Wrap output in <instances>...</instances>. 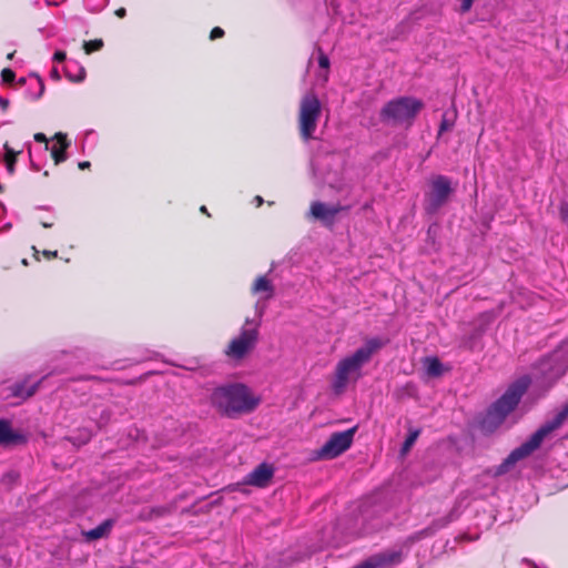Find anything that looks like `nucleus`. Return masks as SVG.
<instances>
[{
	"label": "nucleus",
	"instance_id": "obj_3",
	"mask_svg": "<svg viewBox=\"0 0 568 568\" xmlns=\"http://www.w3.org/2000/svg\"><path fill=\"white\" fill-rule=\"evenodd\" d=\"M530 384L531 379L527 375L511 383L500 398L488 407L480 426H500L505 418L517 407Z\"/></svg>",
	"mask_w": 568,
	"mask_h": 568
},
{
	"label": "nucleus",
	"instance_id": "obj_45",
	"mask_svg": "<svg viewBox=\"0 0 568 568\" xmlns=\"http://www.w3.org/2000/svg\"><path fill=\"white\" fill-rule=\"evenodd\" d=\"M201 212H203V213H207L206 206H204V205H203V206H201Z\"/></svg>",
	"mask_w": 568,
	"mask_h": 568
},
{
	"label": "nucleus",
	"instance_id": "obj_6",
	"mask_svg": "<svg viewBox=\"0 0 568 568\" xmlns=\"http://www.w3.org/2000/svg\"><path fill=\"white\" fill-rule=\"evenodd\" d=\"M260 321L246 318L240 334L232 338L224 351L226 357L241 361L256 346L260 336Z\"/></svg>",
	"mask_w": 568,
	"mask_h": 568
},
{
	"label": "nucleus",
	"instance_id": "obj_13",
	"mask_svg": "<svg viewBox=\"0 0 568 568\" xmlns=\"http://www.w3.org/2000/svg\"><path fill=\"white\" fill-rule=\"evenodd\" d=\"M275 474V467L270 463H261L244 479V484L265 488L270 485Z\"/></svg>",
	"mask_w": 568,
	"mask_h": 568
},
{
	"label": "nucleus",
	"instance_id": "obj_46",
	"mask_svg": "<svg viewBox=\"0 0 568 568\" xmlns=\"http://www.w3.org/2000/svg\"><path fill=\"white\" fill-rule=\"evenodd\" d=\"M312 171H313V173H314V174H316V173H315L314 164H312Z\"/></svg>",
	"mask_w": 568,
	"mask_h": 568
},
{
	"label": "nucleus",
	"instance_id": "obj_2",
	"mask_svg": "<svg viewBox=\"0 0 568 568\" xmlns=\"http://www.w3.org/2000/svg\"><path fill=\"white\" fill-rule=\"evenodd\" d=\"M212 404L225 416L235 418L256 409L261 396L242 383L216 387L211 395Z\"/></svg>",
	"mask_w": 568,
	"mask_h": 568
},
{
	"label": "nucleus",
	"instance_id": "obj_43",
	"mask_svg": "<svg viewBox=\"0 0 568 568\" xmlns=\"http://www.w3.org/2000/svg\"><path fill=\"white\" fill-rule=\"evenodd\" d=\"M0 426H10V424L6 419H0Z\"/></svg>",
	"mask_w": 568,
	"mask_h": 568
},
{
	"label": "nucleus",
	"instance_id": "obj_34",
	"mask_svg": "<svg viewBox=\"0 0 568 568\" xmlns=\"http://www.w3.org/2000/svg\"><path fill=\"white\" fill-rule=\"evenodd\" d=\"M450 128H452V124L446 119H443V121L440 123V128H439V133H443V132L449 130Z\"/></svg>",
	"mask_w": 568,
	"mask_h": 568
},
{
	"label": "nucleus",
	"instance_id": "obj_25",
	"mask_svg": "<svg viewBox=\"0 0 568 568\" xmlns=\"http://www.w3.org/2000/svg\"><path fill=\"white\" fill-rule=\"evenodd\" d=\"M65 73H67V77H68L70 80L74 81V82H81V81H83V80H84V78H85V70H84V68H82V67H80V68H79V74H78L77 77H73V75L71 74V72H70V70H69V67H67Z\"/></svg>",
	"mask_w": 568,
	"mask_h": 568
},
{
	"label": "nucleus",
	"instance_id": "obj_4",
	"mask_svg": "<svg viewBox=\"0 0 568 568\" xmlns=\"http://www.w3.org/2000/svg\"><path fill=\"white\" fill-rule=\"evenodd\" d=\"M423 108V102L412 97H402L387 102L381 110L382 122L392 125H410Z\"/></svg>",
	"mask_w": 568,
	"mask_h": 568
},
{
	"label": "nucleus",
	"instance_id": "obj_5",
	"mask_svg": "<svg viewBox=\"0 0 568 568\" xmlns=\"http://www.w3.org/2000/svg\"><path fill=\"white\" fill-rule=\"evenodd\" d=\"M568 368V339L565 341L557 349L550 355L542 358L535 373L536 382L545 386L550 387L559 377L564 375Z\"/></svg>",
	"mask_w": 568,
	"mask_h": 568
},
{
	"label": "nucleus",
	"instance_id": "obj_36",
	"mask_svg": "<svg viewBox=\"0 0 568 568\" xmlns=\"http://www.w3.org/2000/svg\"><path fill=\"white\" fill-rule=\"evenodd\" d=\"M34 139H36V141H38V142H44V143H45V148H47V149L49 148L48 140H47V138H45V135H44L43 133H37V134L34 135Z\"/></svg>",
	"mask_w": 568,
	"mask_h": 568
},
{
	"label": "nucleus",
	"instance_id": "obj_28",
	"mask_svg": "<svg viewBox=\"0 0 568 568\" xmlns=\"http://www.w3.org/2000/svg\"><path fill=\"white\" fill-rule=\"evenodd\" d=\"M1 77H2L3 82L12 83L14 81V79H16V73L12 70H10V69H4L1 72Z\"/></svg>",
	"mask_w": 568,
	"mask_h": 568
},
{
	"label": "nucleus",
	"instance_id": "obj_26",
	"mask_svg": "<svg viewBox=\"0 0 568 568\" xmlns=\"http://www.w3.org/2000/svg\"><path fill=\"white\" fill-rule=\"evenodd\" d=\"M151 511L154 516L161 517V516H165V515L170 514L172 511V507L171 506H159V507L152 508Z\"/></svg>",
	"mask_w": 568,
	"mask_h": 568
},
{
	"label": "nucleus",
	"instance_id": "obj_7",
	"mask_svg": "<svg viewBox=\"0 0 568 568\" xmlns=\"http://www.w3.org/2000/svg\"><path fill=\"white\" fill-rule=\"evenodd\" d=\"M322 115V103L314 92L304 94L300 102L298 130L302 139H315V131Z\"/></svg>",
	"mask_w": 568,
	"mask_h": 568
},
{
	"label": "nucleus",
	"instance_id": "obj_14",
	"mask_svg": "<svg viewBox=\"0 0 568 568\" xmlns=\"http://www.w3.org/2000/svg\"><path fill=\"white\" fill-rule=\"evenodd\" d=\"M341 210L342 207L339 205H329L315 201L311 204L310 214L313 219L321 221L323 224L331 225Z\"/></svg>",
	"mask_w": 568,
	"mask_h": 568
},
{
	"label": "nucleus",
	"instance_id": "obj_12",
	"mask_svg": "<svg viewBox=\"0 0 568 568\" xmlns=\"http://www.w3.org/2000/svg\"><path fill=\"white\" fill-rule=\"evenodd\" d=\"M402 560V552L399 550H387L381 554L371 556L363 562L353 568H389L399 564Z\"/></svg>",
	"mask_w": 568,
	"mask_h": 568
},
{
	"label": "nucleus",
	"instance_id": "obj_20",
	"mask_svg": "<svg viewBox=\"0 0 568 568\" xmlns=\"http://www.w3.org/2000/svg\"><path fill=\"white\" fill-rule=\"evenodd\" d=\"M419 436V429L416 428L412 430L408 436L406 437L405 442L403 443L402 449H400V456L404 457L413 447L415 442L417 440Z\"/></svg>",
	"mask_w": 568,
	"mask_h": 568
},
{
	"label": "nucleus",
	"instance_id": "obj_38",
	"mask_svg": "<svg viewBox=\"0 0 568 568\" xmlns=\"http://www.w3.org/2000/svg\"><path fill=\"white\" fill-rule=\"evenodd\" d=\"M90 165H91V163L89 161L79 162V169H81V170L89 169Z\"/></svg>",
	"mask_w": 568,
	"mask_h": 568
},
{
	"label": "nucleus",
	"instance_id": "obj_39",
	"mask_svg": "<svg viewBox=\"0 0 568 568\" xmlns=\"http://www.w3.org/2000/svg\"><path fill=\"white\" fill-rule=\"evenodd\" d=\"M115 14L119 17V18H124L125 14H126V11L124 8H120L115 11Z\"/></svg>",
	"mask_w": 568,
	"mask_h": 568
},
{
	"label": "nucleus",
	"instance_id": "obj_17",
	"mask_svg": "<svg viewBox=\"0 0 568 568\" xmlns=\"http://www.w3.org/2000/svg\"><path fill=\"white\" fill-rule=\"evenodd\" d=\"M55 143L51 148V155L54 159L55 164H59L67 160L65 150L69 148L70 142L67 134L57 133L54 136Z\"/></svg>",
	"mask_w": 568,
	"mask_h": 568
},
{
	"label": "nucleus",
	"instance_id": "obj_19",
	"mask_svg": "<svg viewBox=\"0 0 568 568\" xmlns=\"http://www.w3.org/2000/svg\"><path fill=\"white\" fill-rule=\"evenodd\" d=\"M424 367L429 377H439L444 373V365L437 357H426L424 359Z\"/></svg>",
	"mask_w": 568,
	"mask_h": 568
},
{
	"label": "nucleus",
	"instance_id": "obj_22",
	"mask_svg": "<svg viewBox=\"0 0 568 568\" xmlns=\"http://www.w3.org/2000/svg\"><path fill=\"white\" fill-rule=\"evenodd\" d=\"M267 302L268 301H265L263 297H258L256 303H255V318L254 320H257L261 322L263 315L265 314V311L267 308Z\"/></svg>",
	"mask_w": 568,
	"mask_h": 568
},
{
	"label": "nucleus",
	"instance_id": "obj_21",
	"mask_svg": "<svg viewBox=\"0 0 568 568\" xmlns=\"http://www.w3.org/2000/svg\"><path fill=\"white\" fill-rule=\"evenodd\" d=\"M568 418V403L556 414L551 422L546 423L544 426H561Z\"/></svg>",
	"mask_w": 568,
	"mask_h": 568
},
{
	"label": "nucleus",
	"instance_id": "obj_32",
	"mask_svg": "<svg viewBox=\"0 0 568 568\" xmlns=\"http://www.w3.org/2000/svg\"><path fill=\"white\" fill-rule=\"evenodd\" d=\"M83 429L85 430V434L81 435L82 439L79 443L72 442V444L77 447H80L81 445L85 444L90 438V433L88 432L89 429L88 428H83Z\"/></svg>",
	"mask_w": 568,
	"mask_h": 568
},
{
	"label": "nucleus",
	"instance_id": "obj_47",
	"mask_svg": "<svg viewBox=\"0 0 568 568\" xmlns=\"http://www.w3.org/2000/svg\"><path fill=\"white\" fill-rule=\"evenodd\" d=\"M14 53H10L8 54V58L11 59L13 57Z\"/></svg>",
	"mask_w": 568,
	"mask_h": 568
},
{
	"label": "nucleus",
	"instance_id": "obj_11",
	"mask_svg": "<svg viewBox=\"0 0 568 568\" xmlns=\"http://www.w3.org/2000/svg\"><path fill=\"white\" fill-rule=\"evenodd\" d=\"M357 428H347L345 432L334 433L317 452L321 459H333L349 448Z\"/></svg>",
	"mask_w": 568,
	"mask_h": 568
},
{
	"label": "nucleus",
	"instance_id": "obj_9",
	"mask_svg": "<svg viewBox=\"0 0 568 568\" xmlns=\"http://www.w3.org/2000/svg\"><path fill=\"white\" fill-rule=\"evenodd\" d=\"M454 189L449 178L438 174L429 180V189L425 193L424 210L427 214H436L449 200Z\"/></svg>",
	"mask_w": 568,
	"mask_h": 568
},
{
	"label": "nucleus",
	"instance_id": "obj_44",
	"mask_svg": "<svg viewBox=\"0 0 568 568\" xmlns=\"http://www.w3.org/2000/svg\"><path fill=\"white\" fill-rule=\"evenodd\" d=\"M43 227H51L52 223L49 222H42Z\"/></svg>",
	"mask_w": 568,
	"mask_h": 568
},
{
	"label": "nucleus",
	"instance_id": "obj_37",
	"mask_svg": "<svg viewBox=\"0 0 568 568\" xmlns=\"http://www.w3.org/2000/svg\"><path fill=\"white\" fill-rule=\"evenodd\" d=\"M43 255L48 258L55 257L58 255L57 251H43Z\"/></svg>",
	"mask_w": 568,
	"mask_h": 568
},
{
	"label": "nucleus",
	"instance_id": "obj_16",
	"mask_svg": "<svg viewBox=\"0 0 568 568\" xmlns=\"http://www.w3.org/2000/svg\"><path fill=\"white\" fill-rule=\"evenodd\" d=\"M274 292L273 283L265 275L258 276L252 286V293L265 301H270L274 296Z\"/></svg>",
	"mask_w": 568,
	"mask_h": 568
},
{
	"label": "nucleus",
	"instance_id": "obj_35",
	"mask_svg": "<svg viewBox=\"0 0 568 568\" xmlns=\"http://www.w3.org/2000/svg\"><path fill=\"white\" fill-rule=\"evenodd\" d=\"M560 215H561L564 221H566L568 219V205L566 203L561 204Z\"/></svg>",
	"mask_w": 568,
	"mask_h": 568
},
{
	"label": "nucleus",
	"instance_id": "obj_23",
	"mask_svg": "<svg viewBox=\"0 0 568 568\" xmlns=\"http://www.w3.org/2000/svg\"><path fill=\"white\" fill-rule=\"evenodd\" d=\"M318 65L321 69H323L325 71L324 80L326 81L327 72H328V68H329V59L321 50H320V55H318Z\"/></svg>",
	"mask_w": 568,
	"mask_h": 568
},
{
	"label": "nucleus",
	"instance_id": "obj_27",
	"mask_svg": "<svg viewBox=\"0 0 568 568\" xmlns=\"http://www.w3.org/2000/svg\"><path fill=\"white\" fill-rule=\"evenodd\" d=\"M18 477H19L18 473H16L13 470L9 471L3 475L2 483L6 485H11L17 481Z\"/></svg>",
	"mask_w": 568,
	"mask_h": 568
},
{
	"label": "nucleus",
	"instance_id": "obj_33",
	"mask_svg": "<svg viewBox=\"0 0 568 568\" xmlns=\"http://www.w3.org/2000/svg\"><path fill=\"white\" fill-rule=\"evenodd\" d=\"M55 62H62L65 60V53L63 51H57L53 55Z\"/></svg>",
	"mask_w": 568,
	"mask_h": 568
},
{
	"label": "nucleus",
	"instance_id": "obj_42",
	"mask_svg": "<svg viewBox=\"0 0 568 568\" xmlns=\"http://www.w3.org/2000/svg\"><path fill=\"white\" fill-rule=\"evenodd\" d=\"M254 201L256 203V206H261L264 202L260 195L255 196Z\"/></svg>",
	"mask_w": 568,
	"mask_h": 568
},
{
	"label": "nucleus",
	"instance_id": "obj_24",
	"mask_svg": "<svg viewBox=\"0 0 568 568\" xmlns=\"http://www.w3.org/2000/svg\"><path fill=\"white\" fill-rule=\"evenodd\" d=\"M103 47L102 40H92L84 43V49L87 53H91L93 51H98Z\"/></svg>",
	"mask_w": 568,
	"mask_h": 568
},
{
	"label": "nucleus",
	"instance_id": "obj_30",
	"mask_svg": "<svg viewBox=\"0 0 568 568\" xmlns=\"http://www.w3.org/2000/svg\"><path fill=\"white\" fill-rule=\"evenodd\" d=\"M474 1L475 0H463L460 4L462 12H468L473 7Z\"/></svg>",
	"mask_w": 568,
	"mask_h": 568
},
{
	"label": "nucleus",
	"instance_id": "obj_40",
	"mask_svg": "<svg viewBox=\"0 0 568 568\" xmlns=\"http://www.w3.org/2000/svg\"><path fill=\"white\" fill-rule=\"evenodd\" d=\"M99 1H100V7L98 9L103 8L108 2V0H99ZM90 3H91V0H85V4L88 7H90Z\"/></svg>",
	"mask_w": 568,
	"mask_h": 568
},
{
	"label": "nucleus",
	"instance_id": "obj_1",
	"mask_svg": "<svg viewBox=\"0 0 568 568\" xmlns=\"http://www.w3.org/2000/svg\"><path fill=\"white\" fill-rule=\"evenodd\" d=\"M386 341L379 337L368 338L353 354L342 358L335 367L331 382L334 394H343L351 383L362 377V368L371 362L373 355L384 347Z\"/></svg>",
	"mask_w": 568,
	"mask_h": 568
},
{
	"label": "nucleus",
	"instance_id": "obj_29",
	"mask_svg": "<svg viewBox=\"0 0 568 568\" xmlns=\"http://www.w3.org/2000/svg\"><path fill=\"white\" fill-rule=\"evenodd\" d=\"M224 36V30L220 27H215L210 34L211 40H215L222 38Z\"/></svg>",
	"mask_w": 568,
	"mask_h": 568
},
{
	"label": "nucleus",
	"instance_id": "obj_41",
	"mask_svg": "<svg viewBox=\"0 0 568 568\" xmlns=\"http://www.w3.org/2000/svg\"><path fill=\"white\" fill-rule=\"evenodd\" d=\"M51 77H52L53 79H55V80H59V79H60L59 72H58V70H57L55 68H53V69L51 70Z\"/></svg>",
	"mask_w": 568,
	"mask_h": 568
},
{
	"label": "nucleus",
	"instance_id": "obj_8",
	"mask_svg": "<svg viewBox=\"0 0 568 568\" xmlns=\"http://www.w3.org/2000/svg\"><path fill=\"white\" fill-rule=\"evenodd\" d=\"M554 429L555 428H538L529 439L523 443L519 447L511 450V453L504 459V462L497 466L495 475L500 476L508 473L518 462L529 457L540 447L544 439L549 436Z\"/></svg>",
	"mask_w": 568,
	"mask_h": 568
},
{
	"label": "nucleus",
	"instance_id": "obj_31",
	"mask_svg": "<svg viewBox=\"0 0 568 568\" xmlns=\"http://www.w3.org/2000/svg\"><path fill=\"white\" fill-rule=\"evenodd\" d=\"M33 82H34L36 87L39 90L38 93L34 95V98H40L42 95V93H43L44 85H43L42 81L39 78L34 79Z\"/></svg>",
	"mask_w": 568,
	"mask_h": 568
},
{
	"label": "nucleus",
	"instance_id": "obj_15",
	"mask_svg": "<svg viewBox=\"0 0 568 568\" xmlns=\"http://www.w3.org/2000/svg\"><path fill=\"white\" fill-rule=\"evenodd\" d=\"M27 443V435L19 428H0V446L11 448Z\"/></svg>",
	"mask_w": 568,
	"mask_h": 568
},
{
	"label": "nucleus",
	"instance_id": "obj_18",
	"mask_svg": "<svg viewBox=\"0 0 568 568\" xmlns=\"http://www.w3.org/2000/svg\"><path fill=\"white\" fill-rule=\"evenodd\" d=\"M114 526L113 519H106L93 529L83 531V536L87 541L98 540L100 538L108 537Z\"/></svg>",
	"mask_w": 568,
	"mask_h": 568
},
{
	"label": "nucleus",
	"instance_id": "obj_10",
	"mask_svg": "<svg viewBox=\"0 0 568 568\" xmlns=\"http://www.w3.org/2000/svg\"><path fill=\"white\" fill-rule=\"evenodd\" d=\"M40 381H33L31 377L11 384L7 382L1 383L0 399L9 402L11 405L20 404L36 393Z\"/></svg>",
	"mask_w": 568,
	"mask_h": 568
}]
</instances>
